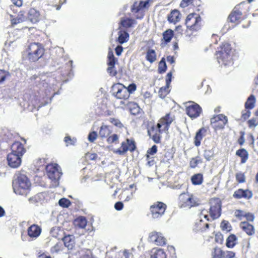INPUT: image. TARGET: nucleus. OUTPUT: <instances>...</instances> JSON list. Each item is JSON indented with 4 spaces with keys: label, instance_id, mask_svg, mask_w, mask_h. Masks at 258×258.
<instances>
[{
    "label": "nucleus",
    "instance_id": "a19ab883",
    "mask_svg": "<svg viewBox=\"0 0 258 258\" xmlns=\"http://www.w3.org/2000/svg\"><path fill=\"white\" fill-rule=\"evenodd\" d=\"M220 226L222 230L226 232H229L231 230V226L230 223L226 220H223L221 222Z\"/></svg>",
    "mask_w": 258,
    "mask_h": 258
},
{
    "label": "nucleus",
    "instance_id": "6e6552de",
    "mask_svg": "<svg viewBox=\"0 0 258 258\" xmlns=\"http://www.w3.org/2000/svg\"><path fill=\"white\" fill-rule=\"evenodd\" d=\"M166 209V205L160 202H157L150 206V211L152 218L154 219H158L161 217Z\"/></svg>",
    "mask_w": 258,
    "mask_h": 258
},
{
    "label": "nucleus",
    "instance_id": "7c9ffc66",
    "mask_svg": "<svg viewBox=\"0 0 258 258\" xmlns=\"http://www.w3.org/2000/svg\"><path fill=\"white\" fill-rule=\"evenodd\" d=\"M236 155L241 158V163L242 164L245 163L248 158V152L244 149H241L237 150L236 152Z\"/></svg>",
    "mask_w": 258,
    "mask_h": 258
},
{
    "label": "nucleus",
    "instance_id": "864d4df0",
    "mask_svg": "<svg viewBox=\"0 0 258 258\" xmlns=\"http://www.w3.org/2000/svg\"><path fill=\"white\" fill-rule=\"evenodd\" d=\"M64 142H66L67 146H69V145H74L76 142V139H71L70 137L67 136L64 138Z\"/></svg>",
    "mask_w": 258,
    "mask_h": 258
},
{
    "label": "nucleus",
    "instance_id": "473e14b6",
    "mask_svg": "<svg viewBox=\"0 0 258 258\" xmlns=\"http://www.w3.org/2000/svg\"><path fill=\"white\" fill-rule=\"evenodd\" d=\"M120 24L123 27L130 28L133 27L137 23L134 19L126 18L121 20Z\"/></svg>",
    "mask_w": 258,
    "mask_h": 258
},
{
    "label": "nucleus",
    "instance_id": "72a5a7b5",
    "mask_svg": "<svg viewBox=\"0 0 258 258\" xmlns=\"http://www.w3.org/2000/svg\"><path fill=\"white\" fill-rule=\"evenodd\" d=\"M11 21L12 25H16L20 23L25 20V17L24 13L22 12H20L16 18H13V16L10 15Z\"/></svg>",
    "mask_w": 258,
    "mask_h": 258
},
{
    "label": "nucleus",
    "instance_id": "de8ad7c7",
    "mask_svg": "<svg viewBox=\"0 0 258 258\" xmlns=\"http://www.w3.org/2000/svg\"><path fill=\"white\" fill-rule=\"evenodd\" d=\"M235 255V252L232 251H223V257L224 258H234Z\"/></svg>",
    "mask_w": 258,
    "mask_h": 258
},
{
    "label": "nucleus",
    "instance_id": "393cba45",
    "mask_svg": "<svg viewBox=\"0 0 258 258\" xmlns=\"http://www.w3.org/2000/svg\"><path fill=\"white\" fill-rule=\"evenodd\" d=\"M41 233V229L36 225H31L28 229V235L33 238L38 237Z\"/></svg>",
    "mask_w": 258,
    "mask_h": 258
},
{
    "label": "nucleus",
    "instance_id": "13d9d810",
    "mask_svg": "<svg viewBox=\"0 0 258 258\" xmlns=\"http://www.w3.org/2000/svg\"><path fill=\"white\" fill-rule=\"evenodd\" d=\"M258 124V121L256 118H252L248 121V124L249 127L254 128Z\"/></svg>",
    "mask_w": 258,
    "mask_h": 258
},
{
    "label": "nucleus",
    "instance_id": "9b49d317",
    "mask_svg": "<svg viewBox=\"0 0 258 258\" xmlns=\"http://www.w3.org/2000/svg\"><path fill=\"white\" fill-rule=\"evenodd\" d=\"M136 148L135 141L132 139H126L125 141L121 143L120 148L114 150V153L122 155L125 154L128 151L133 152Z\"/></svg>",
    "mask_w": 258,
    "mask_h": 258
},
{
    "label": "nucleus",
    "instance_id": "09e8293b",
    "mask_svg": "<svg viewBox=\"0 0 258 258\" xmlns=\"http://www.w3.org/2000/svg\"><path fill=\"white\" fill-rule=\"evenodd\" d=\"M140 108L137 104H133L132 106L130 107L131 113L136 115L140 112Z\"/></svg>",
    "mask_w": 258,
    "mask_h": 258
},
{
    "label": "nucleus",
    "instance_id": "ea45409f",
    "mask_svg": "<svg viewBox=\"0 0 258 258\" xmlns=\"http://www.w3.org/2000/svg\"><path fill=\"white\" fill-rule=\"evenodd\" d=\"M163 39L166 42H169L173 36V31L171 29H168L163 33Z\"/></svg>",
    "mask_w": 258,
    "mask_h": 258
},
{
    "label": "nucleus",
    "instance_id": "0e129e2a",
    "mask_svg": "<svg viewBox=\"0 0 258 258\" xmlns=\"http://www.w3.org/2000/svg\"><path fill=\"white\" fill-rule=\"evenodd\" d=\"M127 91L129 93V96L131 93H133L136 90V85L135 84H130L127 87H126Z\"/></svg>",
    "mask_w": 258,
    "mask_h": 258
},
{
    "label": "nucleus",
    "instance_id": "69168bd1",
    "mask_svg": "<svg viewBox=\"0 0 258 258\" xmlns=\"http://www.w3.org/2000/svg\"><path fill=\"white\" fill-rule=\"evenodd\" d=\"M250 115V112L248 110H245L242 113V117L244 119L248 118Z\"/></svg>",
    "mask_w": 258,
    "mask_h": 258
},
{
    "label": "nucleus",
    "instance_id": "6e6d98bb",
    "mask_svg": "<svg viewBox=\"0 0 258 258\" xmlns=\"http://www.w3.org/2000/svg\"><path fill=\"white\" fill-rule=\"evenodd\" d=\"M213 155V153L211 150H205L204 156L207 161H210Z\"/></svg>",
    "mask_w": 258,
    "mask_h": 258
},
{
    "label": "nucleus",
    "instance_id": "603ef678",
    "mask_svg": "<svg viewBox=\"0 0 258 258\" xmlns=\"http://www.w3.org/2000/svg\"><path fill=\"white\" fill-rule=\"evenodd\" d=\"M110 122L112 123L113 125H115L117 127L121 128L123 125L121 122L117 119H115L114 118H110L109 119Z\"/></svg>",
    "mask_w": 258,
    "mask_h": 258
},
{
    "label": "nucleus",
    "instance_id": "aec40b11",
    "mask_svg": "<svg viewBox=\"0 0 258 258\" xmlns=\"http://www.w3.org/2000/svg\"><path fill=\"white\" fill-rule=\"evenodd\" d=\"M233 196L237 199L245 198L249 199L252 197V194L251 191L248 189H239L234 192Z\"/></svg>",
    "mask_w": 258,
    "mask_h": 258
},
{
    "label": "nucleus",
    "instance_id": "c85d7f7f",
    "mask_svg": "<svg viewBox=\"0 0 258 258\" xmlns=\"http://www.w3.org/2000/svg\"><path fill=\"white\" fill-rule=\"evenodd\" d=\"M241 13L239 10H233L229 16V19L232 23H236L241 19Z\"/></svg>",
    "mask_w": 258,
    "mask_h": 258
},
{
    "label": "nucleus",
    "instance_id": "79ce46f5",
    "mask_svg": "<svg viewBox=\"0 0 258 258\" xmlns=\"http://www.w3.org/2000/svg\"><path fill=\"white\" fill-rule=\"evenodd\" d=\"M108 64L112 66L115 64L116 61V58L114 57L113 51L110 50L108 53Z\"/></svg>",
    "mask_w": 258,
    "mask_h": 258
},
{
    "label": "nucleus",
    "instance_id": "2f4dec72",
    "mask_svg": "<svg viewBox=\"0 0 258 258\" xmlns=\"http://www.w3.org/2000/svg\"><path fill=\"white\" fill-rule=\"evenodd\" d=\"M146 58L151 63L155 62L157 59L155 51L152 49H148L146 52Z\"/></svg>",
    "mask_w": 258,
    "mask_h": 258
},
{
    "label": "nucleus",
    "instance_id": "3c124183",
    "mask_svg": "<svg viewBox=\"0 0 258 258\" xmlns=\"http://www.w3.org/2000/svg\"><path fill=\"white\" fill-rule=\"evenodd\" d=\"M9 76L8 72L0 69V83L5 81L7 76Z\"/></svg>",
    "mask_w": 258,
    "mask_h": 258
},
{
    "label": "nucleus",
    "instance_id": "7ed1b4c3",
    "mask_svg": "<svg viewBox=\"0 0 258 258\" xmlns=\"http://www.w3.org/2000/svg\"><path fill=\"white\" fill-rule=\"evenodd\" d=\"M216 56L220 66L228 68H231L232 66V52L229 44H224L221 47V50L217 52Z\"/></svg>",
    "mask_w": 258,
    "mask_h": 258
},
{
    "label": "nucleus",
    "instance_id": "b1692460",
    "mask_svg": "<svg viewBox=\"0 0 258 258\" xmlns=\"http://www.w3.org/2000/svg\"><path fill=\"white\" fill-rule=\"evenodd\" d=\"M64 246L69 249H72L75 246V237L73 235H68L63 238Z\"/></svg>",
    "mask_w": 258,
    "mask_h": 258
},
{
    "label": "nucleus",
    "instance_id": "49530a36",
    "mask_svg": "<svg viewBox=\"0 0 258 258\" xmlns=\"http://www.w3.org/2000/svg\"><path fill=\"white\" fill-rule=\"evenodd\" d=\"M159 71L160 73L165 72L166 70V64L164 58H162L159 63Z\"/></svg>",
    "mask_w": 258,
    "mask_h": 258
},
{
    "label": "nucleus",
    "instance_id": "4be33fe9",
    "mask_svg": "<svg viewBox=\"0 0 258 258\" xmlns=\"http://www.w3.org/2000/svg\"><path fill=\"white\" fill-rule=\"evenodd\" d=\"M206 129L202 127L197 132L194 139V143L196 146L199 147L201 145V142L206 135Z\"/></svg>",
    "mask_w": 258,
    "mask_h": 258
},
{
    "label": "nucleus",
    "instance_id": "f3484780",
    "mask_svg": "<svg viewBox=\"0 0 258 258\" xmlns=\"http://www.w3.org/2000/svg\"><path fill=\"white\" fill-rule=\"evenodd\" d=\"M149 2L140 1L139 3L136 2L134 3L133 8V12H141V16H137V19H141L143 18L145 15V9L148 5Z\"/></svg>",
    "mask_w": 258,
    "mask_h": 258
},
{
    "label": "nucleus",
    "instance_id": "5701e85b",
    "mask_svg": "<svg viewBox=\"0 0 258 258\" xmlns=\"http://www.w3.org/2000/svg\"><path fill=\"white\" fill-rule=\"evenodd\" d=\"M150 258H167V254L163 249L153 248L151 251Z\"/></svg>",
    "mask_w": 258,
    "mask_h": 258
},
{
    "label": "nucleus",
    "instance_id": "58836bf2",
    "mask_svg": "<svg viewBox=\"0 0 258 258\" xmlns=\"http://www.w3.org/2000/svg\"><path fill=\"white\" fill-rule=\"evenodd\" d=\"M75 224L81 228H84L87 225V220L85 218L80 217L75 220Z\"/></svg>",
    "mask_w": 258,
    "mask_h": 258
},
{
    "label": "nucleus",
    "instance_id": "a211bd4d",
    "mask_svg": "<svg viewBox=\"0 0 258 258\" xmlns=\"http://www.w3.org/2000/svg\"><path fill=\"white\" fill-rule=\"evenodd\" d=\"M172 72H169L167 75H166V86L164 87H162L160 89V90L159 91V96L163 98L165 97V96L169 93V87L170 85V84L171 81L172 79Z\"/></svg>",
    "mask_w": 258,
    "mask_h": 258
},
{
    "label": "nucleus",
    "instance_id": "8fccbe9b",
    "mask_svg": "<svg viewBox=\"0 0 258 258\" xmlns=\"http://www.w3.org/2000/svg\"><path fill=\"white\" fill-rule=\"evenodd\" d=\"M201 162V161L199 157L192 158L190 161V166L191 168H195Z\"/></svg>",
    "mask_w": 258,
    "mask_h": 258
},
{
    "label": "nucleus",
    "instance_id": "4468645a",
    "mask_svg": "<svg viewBox=\"0 0 258 258\" xmlns=\"http://www.w3.org/2000/svg\"><path fill=\"white\" fill-rule=\"evenodd\" d=\"M201 21V17L195 14H190L186 19L185 24L187 27L197 30L199 28Z\"/></svg>",
    "mask_w": 258,
    "mask_h": 258
},
{
    "label": "nucleus",
    "instance_id": "4d7b16f0",
    "mask_svg": "<svg viewBox=\"0 0 258 258\" xmlns=\"http://www.w3.org/2000/svg\"><path fill=\"white\" fill-rule=\"evenodd\" d=\"M236 180L240 183H243L245 181V176L243 173L241 172L237 173L236 175Z\"/></svg>",
    "mask_w": 258,
    "mask_h": 258
},
{
    "label": "nucleus",
    "instance_id": "20e7f679",
    "mask_svg": "<svg viewBox=\"0 0 258 258\" xmlns=\"http://www.w3.org/2000/svg\"><path fill=\"white\" fill-rule=\"evenodd\" d=\"M200 199L189 192H183L178 197V205L180 208L189 209L200 204Z\"/></svg>",
    "mask_w": 258,
    "mask_h": 258
},
{
    "label": "nucleus",
    "instance_id": "1a4fd4ad",
    "mask_svg": "<svg viewBox=\"0 0 258 258\" xmlns=\"http://www.w3.org/2000/svg\"><path fill=\"white\" fill-rule=\"evenodd\" d=\"M112 91L113 95L117 99L126 100L130 97L126 87L121 84L118 83L113 85Z\"/></svg>",
    "mask_w": 258,
    "mask_h": 258
},
{
    "label": "nucleus",
    "instance_id": "5fc2aeb1",
    "mask_svg": "<svg viewBox=\"0 0 258 258\" xmlns=\"http://www.w3.org/2000/svg\"><path fill=\"white\" fill-rule=\"evenodd\" d=\"M97 134L96 132L90 133L88 136V140L90 142H93L96 139Z\"/></svg>",
    "mask_w": 258,
    "mask_h": 258
},
{
    "label": "nucleus",
    "instance_id": "412c9836",
    "mask_svg": "<svg viewBox=\"0 0 258 258\" xmlns=\"http://www.w3.org/2000/svg\"><path fill=\"white\" fill-rule=\"evenodd\" d=\"M28 17L32 23H35L40 20V14L36 9L32 8L29 11Z\"/></svg>",
    "mask_w": 258,
    "mask_h": 258
},
{
    "label": "nucleus",
    "instance_id": "f8f14e48",
    "mask_svg": "<svg viewBox=\"0 0 258 258\" xmlns=\"http://www.w3.org/2000/svg\"><path fill=\"white\" fill-rule=\"evenodd\" d=\"M185 107L186 113L191 118L198 117L202 112L201 107L193 102H186Z\"/></svg>",
    "mask_w": 258,
    "mask_h": 258
},
{
    "label": "nucleus",
    "instance_id": "4c0bfd02",
    "mask_svg": "<svg viewBox=\"0 0 258 258\" xmlns=\"http://www.w3.org/2000/svg\"><path fill=\"white\" fill-rule=\"evenodd\" d=\"M255 103V98L252 95H250L247 99L245 104L246 109H252L254 107Z\"/></svg>",
    "mask_w": 258,
    "mask_h": 258
},
{
    "label": "nucleus",
    "instance_id": "f03ea898",
    "mask_svg": "<svg viewBox=\"0 0 258 258\" xmlns=\"http://www.w3.org/2000/svg\"><path fill=\"white\" fill-rule=\"evenodd\" d=\"M31 183L24 174H19L13 182V190L17 195L27 196L29 192Z\"/></svg>",
    "mask_w": 258,
    "mask_h": 258
},
{
    "label": "nucleus",
    "instance_id": "f257e3e1",
    "mask_svg": "<svg viewBox=\"0 0 258 258\" xmlns=\"http://www.w3.org/2000/svg\"><path fill=\"white\" fill-rule=\"evenodd\" d=\"M174 119V116L170 113H167L161 117L156 125H153L148 133L150 138L156 143L160 142L161 135L163 133H167L171 123Z\"/></svg>",
    "mask_w": 258,
    "mask_h": 258
},
{
    "label": "nucleus",
    "instance_id": "ddd939ff",
    "mask_svg": "<svg viewBox=\"0 0 258 258\" xmlns=\"http://www.w3.org/2000/svg\"><path fill=\"white\" fill-rule=\"evenodd\" d=\"M227 121V116L222 114L215 116L211 119L212 126L217 130L223 128Z\"/></svg>",
    "mask_w": 258,
    "mask_h": 258
},
{
    "label": "nucleus",
    "instance_id": "6ab92c4d",
    "mask_svg": "<svg viewBox=\"0 0 258 258\" xmlns=\"http://www.w3.org/2000/svg\"><path fill=\"white\" fill-rule=\"evenodd\" d=\"M11 152L14 154L23 156L26 152L23 145L19 142H14L11 146Z\"/></svg>",
    "mask_w": 258,
    "mask_h": 258
},
{
    "label": "nucleus",
    "instance_id": "e2e57ef3",
    "mask_svg": "<svg viewBox=\"0 0 258 258\" xmlns=\"http://www.w3.org/2000/svg\"><path fill=\"white\" fill-rule=\"evenodd\" d=\"M119 255H121L120 258H130L131 253L127 250H124L123 251H120L119 252Z\"/></svg>",
    "mask_w": 258,
    "mask_h": 258
},
{
    "label": "nucleus",
    "instance_id": "680f3d73",
    "mask_svg": "<svg viewBox=\"0 0 258 258\" xmlns=\"http://www.w3.org/2000/svg\"><path fill=\"white\" fill-rule=\"evenodd\" d=\"M109 67L107 69V71L108 73L111 76H115L116 74V71L114 69V64L112 66L108 65Z\"/></svg>",
    "mask_w": 258,
    "mask_h": 258
},
{
    "label": "nucleus",
    "instance_id": "39448f33",
    "mask_svg": "<svg viewBox=\"0 0 258 258\" xmlns=\"http://www.w3.org/2000/svg\"><path fill=\"white\" fill-rule=\"evenodd\" d=\"M44 50L42 45L37 43L30 44L27 49L28 59L31 61H35L41 58L44 54Z\"/></svg>",
    "mask_w": 258,
    "mask_h": 258
},
{
    "label": "nucleus",
    "instance_id": "f704fd0d",
    "mask_svg": "<svg viewBox=\"0 0 258 258\" xmlns=\"http://www.w3.org/2000/svg\"><path fill=\"white\" fill-rule=\"evenodd\" d=\"M157 151V147L156 145H153L151 148L149 149L147 152L146 158L148 160V164L151 166L153 164V161H151L150 155L155 154Z\"/></svg>",
    "mask_w": 258,
    "mask_h": 258
},
{
    "label": "nucleus",
    "instance_id": "e433bc0d",
    "mask_svg": "<svg viewBox=\"0 0 258 258\" xmlns=\"http://www.w3.org/2000/svg\"><path fill=\"white\" fill-rule=\"evenodd\" d=\"M191 181L194 185H200L203 183V177L201 173L194 175L191 178Z\"/></svg>",
    "mask_w": 258,
    "mask_h": 258
},
{
    "label": "nucleus",
    "instance_id": "a18cd8bd",
    "mask_svg": "<svg viewBox=\"0 0 258 258\" xmlns=\"http://www.w3.org/2000/svg\"><path fill=\"white\" fill-rule=\"evenodd\" d=\"M58 204L60 206L63 208H68L70 206L71 203L69 200L62 198L59 200Z\"/></svg>",
    "mask_w": 258,
    "mask_h": 258
},
{
    "label": "nucleus",
    "instance_id": "a878e982",
    "mask_svg": "<svg viewBox=\"0 0 258 258\" xmlns=\"http://www.w3.org/2000/svg\"><path fill=\"white\" fill-rule=\"evenodd\" d=\"M240 227L248 235H252L254 233L253 226L247 222H242L240 224Z\"/></svg>",
    "mask_w": 258,
    "mask_h": 258
},
{
    "label": "nucleus",
    "instance_id": "c03bdc74",
    "mask_svg": "<svg viewBox=\"0 0 258 258\" xmlns=\"http://www.w3.org/2000/svg\"><path fill=\"white\" fill-rule=\"evenodd\" d=\"M118 141V137L116 134H113L109 136L107 139V142L109 144L117 143Z\"/></svg>",
    "mask_w": 258,
    "mask_h": 258
},
{
    "label": "nucleus",
    "instance_id": "cd10ccee",
    "mask_svg": "<svg viewBox=\"0 0 258 258\" xmlns=\"http://www.w3.org/2000/svg\"><path fill=\"white\" fill-rule=\"evenodd\" d=\"M112 130L109 126L103 124L100 128L99 135L102 138L108 137L111 133Z\"/></svg>",
    "mask_w": 258,
    "mask_h": 258
},
{
    "label": "nucleus",
    "instance_id": "9d476101",
    "mask_svg": "<svg viewBox=\"0 0 258 258\" xmlns=\"http://www.w3.org/2000/svg\"><path fill=\"white\" fill-rule=\"evenodd\" d=\"M210 209L208 212L212 219L218 218L221 215V201L219 198H213L210 200Z\"/></svg>",
    "mask_w": 258,
    "mask_h": 258
},
{
    "label": "nucleus",
    "instance_id": "2eb2a0df",
    "mask_svg": "<svg viewBox=\"0 0 258 258\" xmlns=\"http://www.w3.org/2000/svg\"><path fill=\"white\" fill-rule=\"evenodd\" d=\"M149 241L155 245L163 246L166 243V239L161 232L153 231L149 234Z\"/></svg>",
    "mask_w": 258,
    "mask_h": 258
},
{
    "label": "nucleus",
    "instance_id": "bb28decb",
    "mask_svg": "<svg viewBox=\"0 0 258 258\" xmlns=\"http://www.w3.org/2000/svg\"><path fill=\"white\" fill-rule=\"evenodd\" d=\"M180 19V14L178 10H174L171 11L168 17V20L170 23L175 24Z\"/></svg>",
    "mask_w": 258,
    "mask_h": 258
},
{
    "label": "nucleus",
    "instance_id": "774afa93",
    "mask_svg": "<svg viewBox=\"0 0 258 258\" xmlns=\"http://www.w3.org/2000/svg\"><path fill=\"white\" fill-rule=\"evenodd\" d=\"M123 205L122 203L120 202H117L114 205L115 209L118 211L121 210L123 208Z\"/></svg>",
    "mask_w": 258,
    "mask_h": 258
},
{
    "label": "nucleus",
    "instance_id": "423d86ee",
    "mask_svg": "<svg viewBox=\"0 0 258 258\" xmlns=\"http://www.w3.org/2000/svg\"><path fill=\"white\" fill-rule=\"evenodd\" d=\"M46 171L48 178L52 181V186L58 185V180L61 175L59 166L56 164H49L46 166Z\"/></svg>",
    "mask_w": 258,
    "mask_h": 258
},
{
    "label": "nucleus",
    "instance_id": "bf43d9fd",
    "mask_svg": "<svg viewBox=\"0 0 258 258\" xmlns=\"http://www.w3.org/2000/svg\"><path fill=\"white\" fill-rule=\"evenodd\" d=\"M61 250V245L59 243H57L55 244L53 247L51 248V252L52 253H57Z\"/></svg>",
    "mask_w": 258,
    "mask_h": 258
},
{
    "label": "nucleus",
    "instance_id": "c756f323",
    "mask_svg": "<svg viewBox=\"0 0 258 258\" xmlns=\"http://www.w3.org/2000/svg\"><path fill=\"white\" fill-rule=\"evenodd\" d=\"M118 35V41L120 44H123L127 42L129 39V34L124 30H120Z\"/></svg>",
    "mask_w": 258,
    "mask_h": 258
},
{
    "label": "nucleus",
    "instance_id": "c9c22d12",
    "mask_svg": "<svg viewBox=\"0 0 258 258\" xmlns=\"http://www.w3.org/2000/svg\"><path fill=\"white\" fill-rule=\"evenodd\" d=\"M237 237L234 234H231L226 240V245L228 248H233L236 244Z\"/></svg>",
    "mask_w": 258,
    "mask_h": 258
},
{
    "label": "nucleus",
    "instance_id": "dca6fc26",
    "mask_svg": "<svg viewBox=\"0 0 258 258\" xmlns=\"http://www.w3.org/2000/svg\"><path fill=\"white\" fill-rule=\"evenodd\" d=\"M22 156L10 153L7 155L8 165L13 168H17L21 164Z\"/></svg>",
    "mask_w": 258,
    "mask_h": 258
},
{
    "label": "nucleus",
    "instance_id": "052dcab7",
    "mask_svg": "<svg viewBox=\"0 0 258 258\" xmlns=\"http://www.w3.org/2000/svg\"><path fill=\"white\" fill-rule=\"evenodd\" d=\"M82 258H95L92 254L90 250L87 249L85 253L82 255Z\"/></svg>",
    "mask_w": 258,
    "mask_h": 258
},
{
    "label": "nucleus",
    "instance_id": "0eeeda50",
    "mask_svg": "<svg viewBox=\"0 0 258 258\" xmlns=\"http://www.w3.org/2000/svg\"><path fill=\"white\" fill-rule=\"evenodd\" d=\"M207 210L203 209L201 211L199 215V219H198L195 223V230L197 231H203L209 227V224L207 223L210 221Z\"/></svg>",
    "mask_w": 258,
    "mask_h": 258
},
{
    "label": "nucleus",
    "instance_id": "338daca9",
    "mask_svg": "<svg viewBox=\"0 0 258 258\" xmlns=\"http://www.w3.org/2000/svg\"><path fill=\"white\" fill-rule=\"evenodd\" d=\"M86 157L88 159L93 160L97 158V155L95 153H88L86 154Z\"/></svg>",
    "mask_w": 258,
    "mask_h": 258
},
{
    "label": "nucleus",
    "instance_id": "37998d69",
    "mask_svg": "<svg viewBox=\"0 0 258 258\" xmlns=\"http://www.w3.org/2000/svg\"><path fill=\"white\" fill-rule=\"evenodd\" d=\"M212 258H221L223 257V250L220 248H215L212 253Z\"/></svg>",
    "mask_w": 258,
    "mask_h": 258
}]
</instances>
